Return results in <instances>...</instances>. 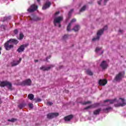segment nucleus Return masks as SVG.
<instances>
[{"label": "nucleus", "instance_id": "c9c22d12", "mask_svg": "<svg viewBox=\"0 0 126 126\" xmlns=\"http://www.w3.org/2000/svg\"><path fill=\"white\" fill-rule=\"evenodd\" d=\"M100 50H102V48H99L97 47V48L95 49V52H96V53L99 52V51H100Z\"/></svg>", "mask_w": 126, "mask_h": 126}, {"label": "nucleus", "instance_id": "473e14b6", "mask_svg": "<svg viewBox=\"0 0 126 126\" xmlns=\"http://www.w3.org/2000/svg\"><path fill=\"white\" fill-rule=\"evenodd\" d=\"M68 34L64 35V36H63V39H64V40H65V39H67L68 38Z\"/></svg>", "mask_w": 126, "mask_h": 126}, {"label": "nucleus", "instance_id": "aec40b11", "mask_svg": "<svg viewBox=\"0 0 126 126\" xmlns=\"http://www.w3.org/2000/svg\"><path fill=\"white\" fill-rule=\"evenodd\" d=\"M79 29H80V26H79L78 25H76L75 26L72 30H73L75 32H77V31H79Z\"/></svg>", "mask_w": 126, "mask_h": 126}, {"label": "nucleus", "instance_id": "412c9836", "mask_svg": "<svg viewBox=\"0 0 126 126\" xmlns=\"http://www.w3.org/2000/svg\"><path fill=\"white\" fill-rule=\"evenodd\" d=\"M100 112H101V108H99L94 111V115H99Z\"/></svg>", "mask_w": 126, "mask_h": 126}, {"label": "nucleus", "instance_id": "79ce46f5", "mask_svg": "<svg viewBox=\"0 0 126 126\" xmlns=\"http://www.w3.org/2000/svg\"><path fill=\"white\" fill-rule=\"evenodd\" d=\"M75 21H76V19H72L71 21V24L73 23V22H75Z\"/></svg>", "mask_w": 126, "mask_h": 126}, {"label": "nucleus", "instance_id": "6ab92c4d", "mask_svg": "<svg viewBox=\"0 0 126 126\" xmlns=\"http://www.w3.org/2000/svg\"><path fill=\"white\" fill-rule=\"evenodd\" d=\"M26 103H20L18 105V107L20 110H21L22 109H23V108H24V107H26Z\"/></svg>", "mask_w": 126, "mask_h": 126}, {"label": "nucleus", "instance_id": "8fccbe9b", "mask_svg": "<svg viewBox=\"0 0 126 126\" xmlns=\"http://www.w3.org/2000/svg\"><path fill=\"white\" fill-rule=\"evenodd\" d=\"M59 68H63V66H60L59 67Z\"/></svg>", "mask_w": 126, "mask_h": 126}, {"label": "nucleus", "instance_id": "393cba45", "mask_svg": "<svg viewBox=\"0 0 126 126\" xmlns=\"http://www.w3.org/2000/svg\"><path fill=\"white\" fill-rule=\"evenodd\" d=\"M87 74H88V75L92 76L93 75V72L91 71V70L88 69L86 71Z\"/></svg>", "mask_w": 126, "mask_h": 126}, {"label": "nucleus", "instance_id": "4be33fe9", "mask_svg": "<svg viewBox=\"0 0 126 126\" xmlns=\"http://www.w3.org/2000/svg\"><path fill=\"white\" fill-rule=\"evenodd\" d=\"M108 1H109V0H100L99 1H97V3L99 4V5H101V2L103 1L104 2V5H106V3Z\"/></svg>", "mask_w": 126, "mask_h": 126}, {"label": "nucleus", "instance_id": "6e6552de", "mask_svg": "<svg viewBox=\"0 0 126 126\" xmlns=\"http://www.w3.org/2000/svg\"><path fill=\"white\" fill-rule=\"evenodd\" d=\"M63 18L62 16H59L58 17H56L54 19V24L55 26H57V23H58V24H60L62 21H63Z\"/></svg>", "mask_w": 126, "mask_h": 126}, {"label": "nucleus", "instance_id": "f3484780", "mask_svg": "<svg viewBox=\"0 0 126 126\" xmlns=\"http://www.w3.org/2000/svg\"><path fill=\"white\" fill-rule=\"evenodd\" d=\"M31 20L32 21H40V20H41V18L37 16H33L31 19Z\"/></svg>", "mask_w": 126, "mask_h": 126}, {"label": "nucleus", "instance_id": "7ed1b4c3", "mask_svg": "<svg viewBox=\"0 0 126 126\" xmlns=\"http://www.w3.org/2000/svg\"><path fill=\"white\" fill-rule=\"evenodd\" d=\"M124 76L125 73H123V72H120L116 75L114 79V81H115L116 82H121Z\"/></svg>", "mask_w": 126, "mask_h": 126}, {"label": "nucleus", "instance_id": "ddd939ff", "mask_svg": "<svg viewBox=\"0 0 126 126\" xmlns=\"http://www.w3.org/2000/svg\"><path fill=\"white\" fill-rule=\"evenodd\" d=\"M51 4H52V3L50 1H47L42 6V9L45 10L47 8H49L51 6Z\"/></svg>", "mask_w": 126, "mask_h": 126}, {"label": "nucleus", "instance_id": "f257e3e1", "mask_svg": "<svg viewBox=\"0 0 126 126\" xmlns=\"http://www.w3.org/2000/svg\"><path fill=\"white\" fill-rule=\"evenodd\" d=\"M11 43L14 45H17L18 43H19V41H18L17 39H15L14 38H11L9 39L4 44V47L6 51H10L11 49H13V48H14V45L12 44Z\"/></svg>", "mask_w": 126, "mask_h": 126}, {"label": "nucleus", "instance_id": "9b49d317", "mask_svg": "<svg viewBox=\"0 0 126 126\" xmlns=\"http://www.w3.org/2000/svg\"><path fill=\"white\" fill-rule=\"evenodd\" d=\"M21 61H22V58H19V61H13L12 62H11V66H16V65H18L19 64L21 63Z\"/></svg>", "mask_w": 126, "mask_h": 126}, {"label": "nucleus", "instance_id": "a18cd8bd", "mask_svg": "<svg viewBox=\"0 0 126 126\" xmlns=\"http://www.w3.org/2000/svg\"><path fill=\"white\" fill-rule=\"evenodd\" d=\"M2 50L1 47H0V55H1V51H0Z\"/></svg>", "mask_w": 126, "mask_h": 126}, {"label": "nucleus", "instance_id": "2f4dec72", "mask_svg": "<svg viewBox=\"0 0 126 126\" xmlns=\"http://www.w3.org/2000/svg\"><path fill=\"white\" fill-rule=\"evenodd\" d=\"M24 37V35H23V33H20V36H19L20 40H22V39H23Z\"/></svg>", "mask_w": 126, "mask_h": 126}, {"label": "nucleus", "instance_id": "49530a36", "mask_svg": "<svg viewBox=\"0 0 126 126\" xmlns=\"http://www.w3.org/2000/svg\"><path fill=\"white\" fill-rule=\"evenodd\" d=\"M38 62H39V61H38V60H34V62H35V63H38Z\"/></svg>", "mask_w": 126, "mask_h": 126}, {"label": "nucleus", "instance_id": "c03bdc74", "mask_svg": "<svg viewBox=\"0 0 126 126\" xmlns=\"http://www.w3.org/2000/svg\"><path fill=\"white\" fill-rule=\"evenodd\" d=\"M60 14V11L56 12L55 14V15H58V14Z\"/></svg>", "mask_w": 126, "mask_h": 126}, {"label": "nucleus", "instance_id": "a878e982", "mask_svg": "<svg viewBox=\"0 0 126 126\" xmlns=\"http://www.w3.org/2000/svg\"><path fill=\"white\" fill-rule=\"evenodd\" d=\"M17 121V119L16 118H12L11 119H8V122H11V123H14V122H16Z\"/></svg>", "mask_w": 126, "mask_h": 126}, {"label": "nucleus", "instance_id": "39448f33", "mask_svg": "<svg viewBox=\"0 0 126 126\" xmlns=\"http://www.w3.org/2000/svg\"><path fill=\"white\" fill-rule=\"evenodd\" d=\"M32 84V81L30 79H26L21 83L22 86H31Z\"/></svg>", "mask_w": 126, "mask_h": 126}, {"label": "nucleus", "instance_id": "dca6fc26", "mask_svg": "<svg viewBox=\"0 0 126 126\" xmlns=\"http://www.w3.org/2000/svg\"><path fill=\"white\" fill-rule=\"evenodd\" d=\"M25 45H21L17 50V52H18V53H22V52H24V50H25Z\"/></svg>", "mask_w": 126, "mask_h": 126}, {"label": "nucleus", "instance_id": "c756f323", "mask_svg": "<svg viewBox=\"0 0 126 126\" xmlns=\"http://www.w3.org/2000/svg\"><path fill=\"white\" fill-rule=\"evenodd\" d=\"M70 27H71V23H69L67 27V31H70Z\"/></svg>", "mask_w": 126, "mask_h": 126}, {"label": "nucleus", "instance_id": "a19ab883", "mask_svg": "<svg viewBox=\"0 0 126 126\" xmlns=\"http://www.w3.org/2000/svg\"><path fill=\"white\" fill-rule=\"evenodd\" d=\"M1 28L3 29V30H5V26L2 25H1Z\"/></svg>", "mask_w": 126, "mask_h": 126}, {"label": "nucleus", "instance_id": "b1692460", "mask_svg": "<svg viewBox=\"0 0 126 126\" xmlns=\"http://www.w3.org/2000/svg\"><path fill=\"white\" fill-rule=\"evenodd\" d=\"M11 19V16H8V17H4L3 20V21H7V20H10Z\"/></svg>", "mask_w": 126, "mask_h": 126}, {"label": "nucleus", "instance_id": "603ef678", "mask_svg": "<svg viewBox=\"0 0 126 126\" xmlns=\"http://www.w3.org/2000/svg\"><path fill=\"white\" fill-rule=\"evenodd\" d=\"M103 53H104V51H102V54H103Z\"/></svg>", "mask_w": 126, "mask_h": 126}, {"label": "nucleus", "instance_id": "2eb2a0df", "mask_svg": "<svg viewBox=\"0 0 126 126\" xmlns=\"http://www.w3.org/2000/svg\"><path fill=\"white\" fill-rule=\"evenodd\" d=\"M72 119H73V115H69L64 117L65 122H70Z\"/></svg>", "mask_w": 126, "mask_h": 126}, {"label": "nucleus", "instance_id": "de8ad7c7", "mask_svg": "<svg viewBox=\"0 0 126 126\" xmlns=\"http://www.w3.org/2000/svg\"><path fill=\"white\" fill-rule=\"evenodd\" d=\"M62 26L61 25V23L59 24V27H61Z\"/></svg>", "mask_w": 126, "mask_h": 126}, {"label": "nucleus", "instance_id": "37998d69", "mask_svg": "<svg viewBox=\"0 0 126 126\" xmlns=\"http://www.w3.org/2000/svg\"><path fill=\"white\" fill-rule=\"evenodd\" d=\"M51 55H50L49 57H46V61H47V62H48V60L49 59H51Z\"/></svg>", "mask_w": 126, "mask_h": 126}, {"label": "nucleus", "instance_id": "7c9ffc66", "mask_svg": "<svg viewBox=\"0 0 126 126\" xmlns=\"http://www.w3.org/2000/svg\"><path fill=\"white\" fill-rule=\"evenodd\" d=\"M72 12H73V9H71L70 11H69L68 15L69 16V17H70L71 16V13H72Z\"/></svg>", "mask_w": 126, "mask_h": 126}, {"label": "nucleus", "instance_id": "9d476101", "mask_svg": "<svg viewBox=\"0 0 126 126\" xmlns=\"http://www.w3.org/2000/svg\"><path fill=\"white\" fill-rule=\"evenodd\" d=\"M119 100H120V102L117 105L118 107H125L126 105V99L123 98H120Z\"/></svg>", "mask_w": 126, "mask_h": 126}, {"label": "nucleus", "instance_id": "0eeeda50", "mask_svg": "<svg viewBox=\"0 0 126 126\" xmlns=\"http://www.w3.org/2000/svg\"><path fill=\"white\" fill-rule=\"evenodd\" d=\"M59 113H49L47 115V119L51 120L52 119H54V118H56V117L59 116Z\"/></svg>", "mask_w": 126, "mask_h": 126}, {"label": "nucleus", "instance_id": "c85d7f7f", "mask_svg": "<svg viewBox=\"0 0 126 126\" xmlns=\"http://www.w3.org/2000/svg\"><path fill=\"white\" fill-rule=\"evenodd\" d=\"M92 103V101H85L82 103V105H87V104H91Z\"/></svg>", "mask_w": 126, "mask_h": 126}, {"label": "nucleus", "instance_id": "4c0bfd02", "mask_svg": "<svg viewBox=\"0 0 126 126\" xmlns=\"http://www.w3.org/2000/svg\"><path fill=\"white\" fill-rule=\"evenodd\" d=\"M14 33L16 35L18 34V30L17 29H16V30H14Z\"/></svg>", "mask_w": 126, "mask_h": 126}, {"label": "nucleus", "instance_id": "f704fd0d", "mask_svg": "<svg viewBox=\"0 0 126 126\" xmlns=\"http://www.w3.org/2000/svg\"><path fill=\"white\" fill-rule=\"evenodd\" d=\"M111 109H112V107H108V108H104L103 109V111H107L108 112L109 110H111Z\"/></svg>", "mask_w": 126, "mask_h": 126}, {"label": "nucleus", "instance_id": "cd10ccee", "mask_svg": "<svg viewBox=\"0 0 126 126\" xmlns=\"http://www.w3.org/2000/svg\"><path fill=\"white\" fill-rule=\"evenodd\" d=\"M86 9V5H84L80 10V12H83V11H85Z\"/></svg>", "mask_w": 126, "mask_h": 126}, {"label": "nucleus", "instance_id": "58836bf2", "mask_svg": "<svg viewBox=\"0 0 126 126\" xmlns=\"http://www.w3.org/2000/svg\"><path fill=\"white\" fill-rule=\"evenodd\" d=\"M41 101H42L41 98H37L36 100H35V103H37V102H41Z\"/></svg>", "mask_w": 126, "mask_h": 126}, {"label": "nucleus", "instance_id": "f8f14e48", "mask_svg": "<svg viewBox=\"0 0 126 126\" xmlns=\"http://www.w3.org/2000/svg\"><path fill=\"white\" fill-rule=\"evenodd\" d=\"M100 67L102 68V69H106L108 68V65L107 63V61H103L100 64Z\"/></svg>", "mask_w": 126, "mask_h": 126}, {"label": "nucleus", "instance_id": "ea45409f", "mask_svg": "<svg viewBox=\"0 0 126 126\" xmlns=\"http://www.w3.org/2000/svg\"><path fill=\"white\" fill-rule=\"evenodd\" d=\"M47 105L48 106H52V105H53V102L48 101L47 102Z\"/></svg>", "mask_w": 126, "mask_h": 126}, {"label": "nucleus", "instance_id": "a211bd4d", "mask_svg": "<svg viewBox=\"0 0 126 126\" xmlns=\"http://www.w3.org/2000/svg\"><path fill=\"white\" fill-rule=\"evenodd\" d=\"M116 101H117V98H114V99L112 100L106 99L104 101V102L106 103L107 102H110V104H114V103H115Z\"/></svg>", "mask_w": 126, "mask_h": 126}, {"label": "nucleus", "instance_id": "e433bc0d", "mask_svg": "<svg viewBox=\"0 0 126 126\" xmlns=\"http://www.w3.org/2000/svg\"><path fill=\"white\" fill-rule=\"evenodd\" d=\"M29 108H30L31 109H33V104H32V103H30V104H29Z\"/></svg>", "mask_w": 126, "mask_h": 126}, {"label": "nucleus", "instance_id": "f03ea898", "mask_svg": "<svg viewBox=\"0 0 126 126\" xmlns=\"http://www.w3.org/2000/svg\"><path fill=\"white\" fill-rule=\"evenodd\" d=\"M107 29H108V26H105L103 28V29H101V30H99L98 31H97V36L96 37L93 38L92 40L94 41H97V40H99L100 39V36H101V35H102V34H103V33H104V31L107 30Z\"/></svg>", "mask_w": 126, "mask_h": 126}, {"label": "nucleus", "instance_id": "09e8293b", "mask_svg": "<svg viewBox=\"0 0 126 126\" xmlns=\"http://www.w3.org/2000/svg\"><path fill=\"white\" fill-rule=\"evenodd\" d=\"M119 32H120L121 33H122V32H123V31H122V30H119Z\"/></svg>", "mask_w": 126, "mask_h": 126}, {"label": "nucleus", "instance_id": "72a5a7b5", "mask_svg": "<svg viewBox=\"0 0 126 126\" xmlns=\"http://www.w3.org/2000/svg\"><path fill=\"white\" fill-rule=\"evenodd\" d=\"M91 108H92V105L85 107L84 108V110H88V109H91Z\"/></svg>", "mask_w": 126, "mask_h": 126}, {"label": "nucleus", "instance_id": "bb28decb", "mask_svg": "<svg viewBox=\"0 0 126 126\" xmlns=\"http://www.w3.org/2000/svg\"><path fill=\"white\" fill-rule=\"evenodd\" d=\"M100 105V103H96L94 104H92V108H96V107H98Z\"/></svg>", "mask_w": 126, "mask_h": 126}, {"label": "nucleus", "instance_id": "20e7f679", "mask_svg": "<svg viewBox=\"0 0 126 126\" xmlns=\"http://www.w3.org/2000/svg\"><path fill=\"white\" fill-rule=\"evenodd\" d=\"M0 87H5V86H6L9 90H12V84L7 81L0 82Z\"/></svg>", "mask_w": 126, "mask_h": 126}, {"label": "nucleus", "instance_id": "4468645a", "mask_svg": "<svg viewBox=\"0 0 126 126\" xmlns=\"http://www.w3.org/2000/svg\"><path fill=\"white\" fill-rule=\"evenodd\" d=\"M108 83V81L106 79H100L98 81V84L100 86H105Z\"/></svg>", "mask_w": 126, "mask_h": 126}, {"label": "nucleus", "instance_id": "1a4fd4ad", "mask_svg": "<svg viewBox=\"0 0 126 126\" xmlns=\"http://www.w3.org/2000/svg\"><path fill=\"white\" fill-rule=\"evenodd\" d=\"M54 65L53 64L50 65L48 67H46L45 66H42L40 67V70H43V71H48L50 70L51 68L54 67Z\"/></svg>", "mask_w": 126, "mask_h": 126}, {"label": "nucleus", "instance_id": "5701e85b", "mask_svg": "<svg viewBox=\"0 0 126 126\" xmlns=\"http://www.w3.org/2000/svg\"><path fill=\"white\" fill-rule=\"evenodd\" d=\"M28 98L30 99V100H32L33 99H34V95L32 94H30L28 95Z\"/></svg>", "mask_w": 126, "mask_h": 126}, {"label": "nucleus", "instance_id": "3c124183", "mask_svg": "<svg viewBox=\"0 0 126 126\" xmlns=\"http://www.w3.org/2000/svg\"><path fill=\"white\" fill-rule=\"evenodd\" d=\"M37 1L38 2H40V0H37Z\"/></svg>", "mask_w": 126, "mask_h": 126}, {"label": "nucleus", "instance_id": "423d86ee", "mask_svg": "<svg viewBox=\"0 0 126 126\" xmlns=\"http://www.w3.org/2000/svg\"><path fill=\"white\" fill-rule=\"evenodd\" d=\"M37 9H38V6L36 5L35 4H33L28 9L27 11L30 13H32V12H34V11H36Z\"/></svg>", "mask_w": 126, "mask_h": 126}]
</instances>
